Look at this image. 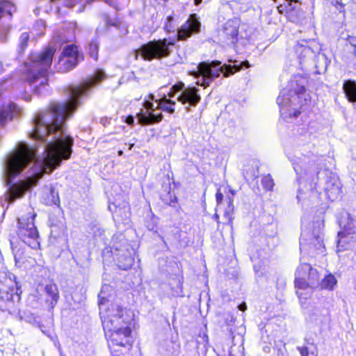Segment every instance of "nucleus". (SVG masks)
Segmentation results:
<instances>
[{
  "instance_id": "obj_1",
  "label": "nucleus",
  "mask_w": 356,
  "mask_h": 356,
  "mask_svg": "<svg viewBox=\"0 0 356 356\" xmlns=\"http://www.w3.org/2000/svg\"><path fill=\"white\" fill-rule=\"evenodd\" d=\"M105 77L104 72L97 70L92 76L79 86H70L69 99L63 102L51 103L49 108L40 112L33 119V138L45 142L42 156L35 159L36 152L24 143H19L8 153L3 161V172L7 185L25 168L33 164V173L26 179L11 185L6 194V200L13 203L21 198L31 187L36 185L44 173H50L70 158L72 138L66 134L65 120L70 117L79 104V98L86 95L88 90Z\"/></svg>"
},
{
  "instance_id": "obj_2",
  "label": "nucleus",
  "mask_w": 356,
  "mask_h": 356,
  "mask_svg": "<svg viewBox=\"0 0 356 356\" xmlns=\"http://www.w3.org/2000/svg\"><path fill=\"white\" fill-rule=\"evenodd\" d=\"M99 314L106 339L113 355L115 347L129 348L132 344V312L117 304H110L103 290L99 295Z\"/></svg>"
},
{
  "instance_id": "obj_14",
  "label": "nucleus",
  "mask_w": 356,
  "mask_h": 356,
  "mask_svg": "<svg viewBox=\"0 0 356 356\" xmlns=\"http://www.w3.org/2000/svg\"><path fill=\"white\" fill-rule=\"evenodd\" d=\"M200 28V23L196 19L195 15H191L188 19L181 26L177 31V35L179 40L186 39L192 33H197Z\"/></svg>"
},
{
  "instance_id": "obj_42",
  "label": "nucleus",
  "mask_w": 356,
  "mask_h": 356,
  "mask_svg": "<svg viewBox=\"0 0 356 356\" xmlns=\"http://www.w3.org/2000/svg\"><path fill=\"white\" fill-rule=\"evenodd\" d=\"M172 19V18L171 17H168V22H169L170 21H171Z\"/></svg>"
},
{
  "instance_id": "obj_13",
  "label": "nucleus",
  "mask_w": 356,
  "mask_h": 356,
  "mask_svg": "<svg viewBox=\"0 0 356 356\" xmlns=\"http://www.w3.org/2000/svg\"><path fill=\"white\" fill-rule=\"evenodd\" d=\"M15 277L13 275H6L0 280V297L5 301H12L14 297L18 298L15 294Z\"/></svg>"
},
{
  "instance_id": "obj_37",
  "label": "nucleus",
  "mask_w": 356,
  "mask_h": 356,
  "mask_svg": "<svg viewBox=\"0 0 356 356\" xmlns=\"http://www.w3.org/2000/svg\"><path fill=\"white\" fill-rule=\"evenodd\" d=\"M300 114V111H297L296 110L293 112V116L296 118Z\"/></svg>"
},
{
  "instance_id": "obj_38",
  "label": "nucleus",
  "mask_w": 356,
  "mask_h": 356,
  "mask_svg": "<svg viewBox=\"0 0 356 356\" xmlns=\"http://www.w3.org/2000/svg\"><path fill=\"white\" fill-rule=\"evenodd\" d=\"M202 2V0H194V3L195 5H198Z\"/></svg>"
},
{
  "instance_id": "obj_26",
  "label": "nucleus",
  "mask_w": 356,
  "mask_h": 356,
  "mask_svg": "<svg viewBox=\"0 0 356 356\" xmlns=\"http://www.w3.org/2000/svg\"><path fill=\"white\" fill-rule=\"evenodd\" d=\"M29 35L27 33H23L19 38V47L21 51H24L27 45Z\"/></svg>"
},
{
  "instance_id": "obj_21",
  "label": "nucleus",
  "mask_w": 356,
  "mask_h": 356,
  "mask_svg": "<svg viewBox=\"0 0 356 356\" xmlns=\"http://www.w3.org/2000/svg\"><path fill=\"white\" fill-rule=\"evenodd\" d=\"M316 245H313L312 243H308L307 238L305 237V234H301L300 240V250L301 252H309L312 255L314 254V250Z\"/></svg>"
},
{
  "instance_id": "obj_5",
  "label": "nucleus",
  "mask_w": 356,
  "mask_h": 356,
  "mask_svg": "<svg viewBox=\"0 0 356 356\" xmlns=\"http://www.w3.org/2000/svg\"><path fill=\"white\" fill-rule=\"evenodd\" d=\"M175 104V101L167 99L165 95L160 99H154V96L149 95V99H146L143 103L146 111H141L138 113V120L142 124L159 122L163 119V115L161 113H155L154 112L157 109H161L170 113H173L175 112L174 106Z\"/></svg>"
},
{
  "instance_id": "obj_23",
  "label": "nucleus",
  "mask_w": 356,
  "mask_h": 356,
  "mask_svg": "<svg viewBox=\"0 0 356 356\" xmlns=\"http://www.w3.org/2000/svg\"><path fill=\"white\" fill-rule=\"evenodd\" d=\"M273 1L278 3L277 10L280 13H286L291 9V2L290 0H283V3H281L279 0Z\"/></svg>"
},
{
  "instance_id": "obj_40",
  "label": "nucleus",
  "mask_w": 356,
  "mask_h": 356,
  "mask_svg": "<svg viewBox=\"0 0 356 356\" xmlns=\"http://www.w3.org/2000/svg\"><path fill=\"white\" fill-rule=\"evenodd\" d=\"M134 144L132 143V144H130L129 145V149H131V148L134 147Z\"/></svg>"
},
{
  "instance_id": "obj_46",
  "label": "nucleus",
  "mask_w": 356,
  "mask_h": 356,
  "mask_svg": "<svg viewBox=\"0 0 356 356\" xmlns=\"http://www.w3.org/2000/svg\"><path fill=\"white\" fill-rule=\"evenodd\" d=\"M8 13L9 14H11V10H9L8 11Z\"/></svg>"
},
{
  "instance_id": "obj_20",
  "label": "nucleus",
  "mask_w": 356,
  "mask_h": 356,
  "mask_svg": "<svg viewBox=\"0 0 356 356\" xmlns=\"http://www.w3.org/2000/svg\"><path fill=\"white\" fill-rule=\"evenodd\" d=\"M337 283V281L335 277L332 274H329L322 280L321 283L319 282V285L321 289L333 290Z\"/></svg>"
},
{
  "instance_id": "obj_24",
  "label": "nucleus",
  "mask_w": 356,
  "mask_h": 356,
  "mask_svg": "<svg viewBox=\"0 0 356 356\" xmlns=\"http://www.w3.org/2000/svg\"><path fill=\"white\" fill-rule=\"evenodd\" d=\"M99 44L97 40H92L88 47V51L90 56L95 60L98 57Z\"/></svg>"
},
{
  "instance_id": "obj_27",
  "label": "nucleus",
  "mask_w": 356,
  "mask_h": 356,
  "mask_svg": "<svg viewBox=\"0 0 356 356\" xmlns=\"http://www.w3.org/2000/svg\"><path fill=\"white\" fill-rule=\"evenodd\" d=\"M53 2L63 1L64 6L72 8L75 6L78 2H81L82 0H50Z\"/></svg>"
},
{
  "instance_id": "obj_6",
  "label": "nucleus",
  "mask_w": 356,
  "mask_h": 356,
  "mask_svg": "<svg viewBox=\"0 0 356 356\" xmlns=\"http://www.w3.org/2000/svg\"><path fill=\"white\" fill-rule=\"evenodd\" d=\"M174 43L169 42L167 39L150 41L134 51L135 59H138L140 55L143 59L152 60L153 59H161L167 57L170 54V46Z\"/></svg>"
},
{
  "instance_id": "obj_11",
  "label": "nucleus",
  "mask_w": 356,
  "mask_h": 356,
  "mask_svg": "<svg viewBox=\"0 0 356 356\" xmlns=\"http://www.w3.org/2000/svg\"><path fill=\"white\" fill-rule=\"evenodd\" d=\"M290 94L287 93V90L284 89L281 91L280 95L277 99V102L280 107V112L282 115L286 114L287 107H291L293 102L298 98H304L306 102L305 88L303 86H299L296 82L292 81L290 83Z\"/></svg>"
},
{
  "instance_id": "obj_31",
  "label": "nucleus",
  "mask_w": 356,
  "mask_h": 356,
  "mask_svg": "<svg viewBox=\"0 0 356 356\" xmlns=\"http://www.w3.org/2000/svg\"><path fill=\"white\" fill-rule=\"evenodd\" d=\"M315 241H318V247L316 248L318 251H320L321 253L324 252V247L323 245V243L318 241V238H315Z\"/></svg>"
},
{
  "instance_id": "obj_4",
  "label": "nucleus",
  "mask_w": 356,
  "mask_h": 356,
  "mask_svg": "<svg viewBox=\"0 0 356 356\" xmlns=\"http://www.w3.org/2000/svg\"><path fill=\"white\" fill-rule=\"evenodd\" d=\"M220 65L221 63L218 60L211 63H200L197 67V70L191 72V74L195 78L202 76V79H198L196 84L206 88L210 85L214 78L219 76L220 73H223L225 76H228L241 69V66L236 64L234 65L225 64L222 66Z\"/></svg>"
},
{
  "instance_id": "obj_47",
  "label": "nucleus",
  "mask_w": 356,
  "mask_h": 356,
  "mask_svg": "<svg viewBox=\"0 0 356 356\" xmlns=\"http://www.w3.org/2000/svg\"><path fill=\"white\" fill-rule=\"evenodd\" d=\"M354 3H356V0H352Z\"/></svg>"
},
{
  "instance_id": "obj_10",
  "label": "nucleus",
  "mask_w": 356,
  "mask_h": 356,
  "mask_svg": "<svg viewBox=\"0 0 356 356\" xmlns=\"http://www.w3.org/2000/svg\"><path fill=\"white\" fill-rule=\"evenodd\" d=\"M199 89L195 87L186 88L183 83H179L173 86L168 92L169 97H173L179 93L177 100L181 104H188L189 106H195L200 101L201 97L198 94Z\"/></svg>"
},
{
  "instance_id": "obj_32",
  "label": "nucleus",
  "mask_w": 356,
  "mask_h": 356,
  "mask_svg": "<svg viewBox=\"0 0 356 356\" xmlns=\"http://www.w3.org/2000/svg\"><path fill=\"white\" fill-rule=\"evenodd\" d=\"M227 34H229L232 38H234L238 35V31L236 29L234 28L231 30V31L229 33H227Z\"/></svg>"
},
{
  "instance_id": "obj_18",
  "label": "nucleus",
  "mask_w": 356,
  "mask_h": 356,
  "mask_svg": "<svg viewBox=\"0 0 356 356\" xmlns=\"http://www.w3.org/2000/svg\"><path fill=\"white\" fill-rule=\"evenodd\" d=\"M343 90L350 102H356V83L353 81H346L343 83Z\"/></svg>"
},
{
  "instance_id": "obj_34",
  "label": "nucleus",
  "mask_w": 356,
  "mask_h": 356,
  "mask_svg": "<svg viewBox=\"0 0 356 356\" xmlns=\"http://www.w3.org/2000/svg\"><path fill=\"white\" fill-rule=\"evenodd\" d=\"M126 122L128 124H133L134 122V119L132 116H129L127 119H126Z\"/></svg>"
},
{
  "instance_id": "obj_22",
  "label": "nucleus",
  "mask_w": 356,
  "mask_h": 356,
  "mask_svg": "<svg viewBox=\"0 0 356 356\" xmlns=\"http://www.w3.org/2000/svg\"><path fill=\"white\" fill-rule=\"evenodd\" d=\"M134 261V260L130 254H126L124 256H120V257L118 259L119 266L123 270L129 268L133 265Z\"/></svg>"
},
{
  "instance_id": "obj_9",
  "label": "nucleus",
  "mask_w": 356,
  "mask_h": 356,
  "mask_svg": "<svg viewBox=\"0 0 356 356\" xmlns=\"http://www.w3.org/2000/svg\"><path fill=\"white\" fill-rule=\"evenodd\" d=\"M35 213H29L26 218H18V235L23 241L32 248H37L39 246L38 241V232L35 226L33 220Z\"/></svg>"
},
{
  "instance_id": "obj_39",
  "label": "nucleus",
  "mask_w": 356,
  "mask_h": 356,
  "mask_svg": "<svg viewBox=\"0 0 356 356\" xmlns=\"http://www.w3.org/2000/svg\"><path fill=\"white\" fill-rule=\"evenodd\" d=\"M118 154L119 156H122L123 154V151L122 150H119Z\"/></svg>"
},
{
  "instance_id": "obj_35",
  "label": "nucleus",
  "mask_w": 356,
  "mask_h": 356,
  "mask_svg": "<svg viewBox=\"0 0 356 356\" xmlns=\"http://www.w3.org/2000/svg\"><path fill=\"white\" fill-rule=\"evenodd\" d=\"M238 309L243 312L245 311L247 309V306H246L245 303H242L240 305H238Z\"/></svg>"
},
{
  "instance_id": "obj_3",
  "label": "nucleus",
  "mask_w": 356,
  "mask_h": 356,
  "mask_svg": "<svg viewBox=\"0 0 356 356\" xmlns=\"http://www.w3.org/2000/svg\"><path fill=\"white\" fill-rule=\"evenodd\" d=\"M56 48L49 46L40 54H33L30 63L26 64V81L33 86L37 94L42 93L47 87L46 72L50 67Z\"/></svg>"
},
{
  "instance_id": "obj_30",
  "label": "nucleus",
  "mask_w": 356,
  "mask_h": 356,
  "mask_svg": "<svg viewBox=\"0 0 356 356\" xmlns=\"http://www.w3.org/2000/svg\"><path fill=\"white\" fill-rule=\"evenodd\" d=\"M216 199L217 204H220L223 200L222 193H220V191H218L217 193L216 194Z\"/></svg>"
},
{
  "instance_id": "obj_45",
  "label": "nucleus",
  "mask_w": 356,
  "mask_h": 356,
  "mask_svg": "<svg viewBox=\"0 0 356 356\" xmlns=\"http://www.w3.org/2000/svg\"><path fill=\"white\" fill-rule=\"evenodd\" d=\"M215 217H216V219H218V214H216V216H215Z\"/></svg>"
},
{
  "instance_id": "obj_33",
  "label": "nucleus",
  "mask_w": 356,
  "mask_h": 356,
  "mask_svg": "<svg viewBox=\"0 0 356 356\" xmlns=\"http://www.w3.org/2000/svg\"><path fill=\"white\" fill-rule=\"evenodd\" d=\"M332 3L337 8L338 6L343 7L341 0H332Z\"/></svg>"
},
{
  "instance_id": "obj_28",
  "label": "nucleus",
  "mask_w": 356,
  "mask_h": 356,
  "mask_svg": "<svg viewBox=\"0 0 356 356\" xmlns=\"http://www.w3.org/2000/svg\"><path fill=\"white\" fill-rule=\"evenodd\" d=\"M298 349L301 356H316L313 351L309 350V348L306 346L298 347Z\"/></svg>"
},
{
  "instance_id": "obj_7",
  "label": "nucleus",
  "mask_w": 356,
  "mask_h": 356,
  "mask_svg": "<svg viewBox=\"0 0 356 356\" xmlns=\"http://www.w3.org/2000/svg\"><path fill=\"white\" fill-rule=\"evenodd\" d=\"M320 275L316 268L307 263L300 264L296 272L295 285L298 289L296 293L301 298L303 295L301 289H314L319 286Z\"/></svg>"
},
{
  "instance_id": "obj_16",
  "label": "nucleus",
  "mask_w": 356,
  "mask_h": 356,
  "mask_svg": "<svg viewBox=\"0 0 356 356\" xmlns=\"http://www.w3.org/2000/svg\"><path fill=\"white\" fill-rule=\"evenodd\" d=\"M19 113V109L15 104L9 103L0 108V125H4L8 120H12Z\"/></svg>"
},
{
  "instance_id": "obj_25",
  "label": "nucleus",
  "mask_w": 356,
  "mask_h": 356,
  "mask_svg": "<svg viewBox=\"0 0 356 356\" xmlns=\"http://www.w3.org/2000/svg\"><path fill=\"white\" fill-rule=\"evenodd\" d=\"M262 186L268 191L273 189L274 186V182L272 177L270 175L264 176L261 180Z\"/></svg>"
},
{
  "instance_id": "obj_12",
  "label": "nucleus",
  "mask_w": 356,
  "mask_h": 356,
  "mask_svg": "<svg viewBox=\"0 0 356 356\" xmlns=\"http://www.w3.org/2000/svg\"><path fill=\"white\" fill-rule=\"evenodd\" d=\"M63 58L59 60V63H63L64 65L63 70L64 71H68L74 68L81 58L77 47L74 44L67 45L63 49Z\"/></svg>"
},
{
  "instance_id": "obj_44",
  "label": "nucleus",
  "mask_w": 356,
  "mask_h": 356,
  "mask_svg": "<svg viewBox=\"0 0 356 356\" xmlns=\"http://www.w3.org/2000/svg\"><path fill=\"white\" fill-rule=\"evenodd\" d=\"M304 51H309V49H305Z\"/></svg>"
},
{
  "instance_id": "obj_41",
  "label": "nucleus",
  "mask_w": 356,
  "mask_h": 356,
  "mask_svg": "<svg viewBox=\"0 0 356 356\" xmlns=\"http://www.w3.org/2000/svg\"><path fill=\"white\" fill-rule=\"evenodd\" d=\"M14 256H15V262L16 264L17 263L18 260H17V256H16V254L14 253Z\"/></svg>"
},
{
  "instance_id": "obj_17",
  "label": "nucleus",
  "mask_w": 356,
  "mask_h": 356,
  "mask_svg": "<svg viewBox=\"0 0 356 356\" xmlns=\"http://www.w3.org/2000/svg\"><path fill=\"white\" fill-rule=\"evenodd\" d=\"M346 43L343 49V58L349 62L356 58V37L348 35L344 38Z\"/></svg>"
},
{
  "instance_id": "obj_29",
  "label": "nucleus",
  "mask_w": 356,
  "mask_h": 356,
  "mask_svg": "<svg viewBox=\"0 0 356 356\" xmlns=\"http://www.w3.org/2000/svg\"><path fill=\"white\" fill-rule=\"evenodd\" d=\"M36 26L40 29V32L39 33V35H41L43 33V30L44 29V24L42 21L37 22Z\"/></svg>"
},
{
  "instance_id": "obj_15",
  "label": "nucleus",
  "mask_w": 356,
  "mask_h": 356,
  "mask_svg": "<svg viewBox=\"0 0 356 356\" xmlns=\"http://www.w3.org/2000/svg\"><path fill=\"white\" fill-rule=\"evenodd\" d=\"M341 184L338 177H330L325 188L327 198L332 201L336 200L340 195Z\"/></svg>"
},
{
  "instance_id": "obj_8",
  "label": "nucleus",
  "mask_w": 356,
  "mask_h": 356,
  "mask_svg": "<svg viewBox=\"0 0 356 356\" xmlns=\"http://www.w3.org/2000/svg\"><path fill=\"white\" fill-rule=\"evenodd\" d=\"M342 230L338 234V251L352 248L356 245V226L348 213H344L339 220Z\"/></svg>"
},
{
  "instance_id": "obj_43",
  "label": "nucleus",
  "mask_w": 356,
  "mask_h": 356,
  "mask_svg": "<svg viewBox=\"0 0 356 356\" xmlns=\"http://www.w3.org/2000/svg\"><path fill=\"white\" fill-rule=\"evenodd\" d=\"M165 27H166V29H168V31H170V29H169V27H168V24H166V25H165Z\"/></svg>"
},
{
  "instance_id": "obj_36",
  "label": "nucleus",
  "mask_w": 356,
  "mask_h": 356,
  "mask_svg": "<svg viewBox=\"0 0 356 356\" xmlns=\"http://www.w3.org/2000/svg\"><path fill=\"white\" fill-rule=\"evenodd\" d=\"M242 65L243 66H245L246 68H248L250 66V65L249 64V63L248 61L243 62Z\"/></svg>"
},
{
  "instance_id": "obj_19",
  "label": "nucleus",
  "mask_w": 356,
  "mask_h": 356,
  "mask_svg": "<svg viewBox=\"0 0 356 356\" xmlns=\"http://www.w3.org/2000/svg\"><path fill=\"white\" fill-rule=\"evenodd\" d=\"M45 292L51 297L50 305L51 308H54L59 298L56 286L55 284L47 285L45 286Z\"/></svg>"
}]
</instances>
